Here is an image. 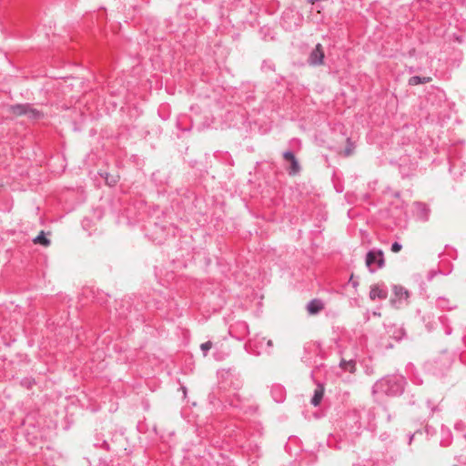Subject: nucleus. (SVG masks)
<instances>
[{"mask_svg": "<svg viewBox=\"0 0 466 466\" xmlns=\"http://www.w3.org/2000/svg\"><path fill=\"white\" fill-rule=\"evenodd\" d=\"M8 111L16 116L27 115L29 117L34 119H38L43 116V114L40 111L33 108L27 104H17L11 106H9Z\"/></svg>", "mask_w": 466, "mask_h": 466, "instance_id": "nucleus-1", "label": "nucleus"}, {"mask_svg": "<svg viewBox=\"0 0 466 466\" xmlns=\"http://www.w3.org/2000/svg\"><path fill=\"white\" fill-rule=\"evenodd\" d=\"M324 50L320 44H318L311 51L309 56V64L312 66H322L324 64Z\"/></svg>", "mask_w": 466, "mask_h": 466, "instance_id": "nucleus-2", "label": "nucleus"}, {"mask_svg": "<svg viewBox=\"0 0 466 466\" xmlns=\"http://www.w3.org/2000/svg\"><path fill=\"white\" fill-rule=\"evenodd\" d=\"M283 157L290 162V167L289 168V174L290 176H296L300 171V167L296 159L294 154L290 151H287L283 154Z\"/></svg>", "mask_w": 466, "mask_h": 466, "instance_id": "nucleus-3", "label": "nucleus"}, {"mask_svg": "<svg viewBox=\"0 0 466 466\" xmlns=\"http://www.w3.org/2000/svg\"><path fill=\"white\" fill-rule=\"evenodd\" d=\"M386 297H387L386 291L380 289L379 288V286H377V285L371 286L370 291V299L374 300L377 298L384 299H386Z\"/></svg>", "mask_w": 466, "mask_h": 466, "instance_id": "nucleus-4", "label": "nucleus"}, {"mask_svg": "<svg viewBox=\"0 0 466 466\" xmlns=\"http://www.w3.org/2000/svg\"><path fill=\"white\" fill-rule=\"evenodd\" d=\"M307 309L309 314L315 315L323 309V303L319 299H313L308 304Z\"/></svg>", "mask_w": 466, "mask_h": 466, "instance_id": "nucleus-5", "label": "nucleus"}, {"mask_svg": "<svg viewBox=\"0 0 466 466\" xmlns=\"http://www.w3.org/2000/svg\"><path fill=\"white\" fill-rule=\"evenodd\" d=\"M33 243L47 248L50 246L51 241L49 238H46V233L44 231H41L38 234V236L33 239Z\"/></svg>", "mask_w": 466, "mask_h": 466, "instance_id": "nucleus-6", "label": "nucleus"}, {"mask_svg": "<svg viewBox=\"0 0 466 466\" xmlns=\"http://www.w3.org/2000/svg\"><path fill=\"white\" fill-rule=\"evenodd\" d=\"M323 395H324V387H323V385L319 384L318 386V389H316V390L314 392V396L311 399V403L314 406H318L320 403V401L323 398Z\"/></svg>", "mask_w": 466, "mask_h": 466, "instance_id": "nucleus-7", "label": "nucleus"}, {"mask_svg": "<svg viewBox=\"0 0 466 466\" xmlns=\"http://www.w3.org/2000/svg\"><path fill=\"white\" fill-rule=\"evenodd\" d=\"M339 367L345 370H349L350 373H354L356 370V364L353 360H341Z\"/></svg>", "mask_w": 466, "mask_h": 466, "instance_id": "nucleus-8", "label": "nucleus"}, {"mask_svg": "<svg viewBox=\"0 0 466 466\" xmlns=\"http://www.w3.org/2000/svg\"><path fill=\"white\" fill-rule=\"evenodd\" d=\"M431 81V77L430 76H424V77H420V76H411L410 79H409V84L410 86H417V85H420V84H426V83H429Z\"/></svg>", "mask_w": 466, "mask_h": 466, "instance_id": "nucleus-9", "label": "nucleus"}, {"mask_svg": "<svg viewBox=\"0 0 466 466\" xmlns=\"http://www.w3.org/2000/svg\"><path fill=\"white\" fill-rule=\"evenodd\" d=\"M119 178L120 177L117 174H106L105 176L106 184L109 187L116 186L119 181Z\"/></svg>", "mask_w": 466, "mask_h": 466, "instance_id": "nucleus-10", "label": "nucleus"}, {"mask_svg": "<svg viewBox=\"0 0 466 466\" xmlns=\"http://www.w3.org/2000/svg\"><path fill=\"white\" fill-rule=\"evenodd\" d=\"M354 148H355L354 144L350 139H347L346 147H345V149L343 150V153H342L343 156L344 157L351 156L353 154Z\"/></svg>", "mask_w": 466, "mask_h": 466, "instance_id": "nucleus-11", "label": "nucleus"}, {"mask_svg": "<svg viewBox=\"0 0 466 466\" xmlns=\"http://www.w3.org/2000/svg\"><path fill=\"white\" fill-rule=\"evenodd\" d=\"M378 254L373 251H370L366 257V266L370 267L377 260Z\"/></svg>", "mask_w": 466, "mask_h": 466, "instance_id": "nucleus-12", "label": "nucleus"}, {"mask_svg": "<svg viewBox=\"0 0 466 466\" xmlns=\"http://www.w3.org/2000/svg\"><path fill=\"white\" fill-rule=\"evenodd\" d=\"M377 254L379 258H377L376 262L379 268H382L384 266L383 252L381 250H379Z\"/></svg>", "mask_w": 466, "mask_h": 466, "instance_id": "nucleus-13", "label": "nucleus"}, {"mask_svg": "<svg viewBox=\"0 0 466 466\" xmlns=\"http://www.w3.org/2000/svg\"><path fill=\"white\" fill-rule=\"evenodd\" d=\"M401 248H402L401 245L398 242L393 243L391 246V251L394 253L400 251Z\"/></svg>", "mask_w": 466, "mask_h": 466, "instance_id": "nucleus-14", "label": "nucleus"}, {"mask_svg": "<svg viewBox=\"0 0 466 466\" xmlns=\"http://www.w3.org/2000/svg\"><path fill=\"white\" fill-rule=\"evenodd\" d=\"M201 350H208L212 348V342L211 341H207L205 343H202L201 346H200Z\"/></svg>", "mask_w": 466, "mask_h": 466, "instance_id": "nucleus-15", "label": "nucleus"}, {"mask_svg": "<svg viewBox=\"0 0 466 466\" xmlns=\"http://www.w3.org/2000/svg\"><path fill=\"white\" fill-rule=\"evenodd\" d=\"M268 346H272V341H271V340H268Z\"/></svg>", "mask_w": 466, "mask_h": 466, "instance_id": "nucleus-16", "label": "nucleus"}]
</instances>
